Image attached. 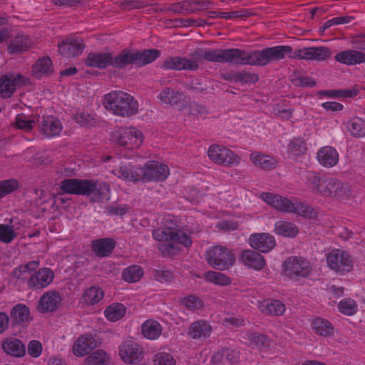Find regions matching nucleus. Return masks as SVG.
Segmentation results:
<instances>
[{
    "label": "nucleus",
    "instance_id": "nucleus-1",
    "mask_svg": "<svg viewBox=\"0 0 365 365\" xmlns=\"http://www.w3.org/2000/svg\"><path fill=\"white\" fill-rule=\"evenodd\" d=\"M61 190L67 194L86 195L92 202H100L103 200L105 190L109 192V185L104 184L102 187L97 181L87 179L68 178L60 183Z\"/></svg>",
    "mask_w": 365,
    "mask_h": 365
},
{
    "label": "nucleus",
    "instance_id": "nucleus-2",
    "mask_svg": "<svg viewBox=\"0 0 365 365\" xmlns=\"http://www.w3.org/2000/svg\"><path fill=\"white\" fill-rule=\"evenodd\" d=\"M118 173L120 178L130 181H162L165 180L168 176L169 168L163 163L153 161L145 168L120 167Z\"/></svg>",
    "mask_w": 365,
    "mask_h": 365
},
{
    "label": "nucleus",
    "instance_id": "nucleus-3",
    "mask_svg": "<svg viewBox=\"0 0 365 365\" xmlns=\"http://www.w3.org/2000/svg\"><path fill=\"white\" fill-rule=\"evenodd\" d=\"M103 105L107 110L122 117H130L138 112V103L134 98L123 91H112L104 96Z\"/></svg>",
    "mask_w": 365,
    "mask_h": 365
},
{
    "label": "nucleus",
    "instance_id": "nucleus-4",
    "mask_svg": "<svg viewBox=\"0 0 365 365\" xmlns=\"http://www.w3.org/2000/svg\"><path fill=\"white\" fill-rule=\"evenodd\" d=\"M260 197L267 204L281 212L294 213L308 219H316L317 217V212L308 205L295 204L285 197L270 192H262Z\"/></svg>",
    "mask_w": 365,
    "mask_h": 365
},
{
    "label": "nucleus",
    "instance_id": "nucleus-5",
    "mask_svg": "<svg viewBox=\"0 0 365 365\" xmlns=\"http://www.w3.org/2000/svg\"><path fill=\"white\" fill-rule=\"evenodd\" d=\"M293 55L292 48L289 46H277L269 47L261 51H245L244 65L264 66L270 62L279 61L286 55Z\"/></svg>",
    "mask_w": 365,
    "mask_h": 365
},
{
    "label": "nucleus",
    "instance_id": "nucleus-6",
    "mask_svg": "<svg viewBox=\"0 0 365 365\" xmlns=\"http://www.w3.org/2000/svg\"><path fill=\"white\" fill-rule=\"evenodd\" d=\"M160 56V51L156 48L144 49L142 51L125 48L118 53L115 63L118 66L123 68L129 64H135L141 67L151 63Z\"/></svg>",
    "mask_w": 365,
    "mask_h": 365
},
{
    "label": "nucleus",
    "instance_id": "nucleus-7",
    "mask_svg": "<svg viewBox=\"0 0 365 365\" xmlns=\"http://www.w3.org/2000/svg\"><path fill=\"white\" fill-rule=\"evenodd\" d=\"M324 186L322 195L340 201L354 198L356 195V191L351 186L335 178H326Z\"/></svg>",
    "mask_w": 365,
    "mask_h": 365
},
{
    "label": "nucleus",
    "instance_id": "nucleus-8",
    "mask_svg": "<svg viewBox=\"0 0 365 365\" xmlns=\"http://www.w3.org/2000/svg\"><path fill=\"white\" fill-rule=\"evenodd\" d=\"M206 259L211 267L218 270L227 269L235 262L233 253L222 246H215L207 251Z\"/></svg>",
    "mask_w": 365,
    "mask_h": 365
},
{
    "label": "nucleus",
    "instance_id": "nucleus-9",
    "mask_svg": "<svg viewBox=\"0 0 365 365\" xmlns=\"http://www.w3.org/2000/svg\"><path fill=\"white\" fill-rule=\"evenodd\" d=\"M327 264L338 274H344L351 272L354 266L352 257L346 251L334 249L327 255Z\"/></svg>",
    "mask_w": 365,
    "mask_h": 365
},
{
    "label": "nucleus",
    "instance_id": "nucleus-10",
    "mask_svg": "<svg viewBox=\"0 0 365 365\" xmlns=\"http://www.w3.org/2000/svg\"><path fill=\"white\" fill-rule=\"evenodd\" d=\"M112 141L118 145L133 148L143 143L142 133L135 128H119L112 133Z\"/></svg>",
    "mask_w": 365,
    "mask_h": 365
},
{
    "label": "nucleus",
    "instance_id": "nucleus-11",
    "mask_svg": "<svg viewBox=\"0 0 365 365\" xmlns=\"http://www.w3.org/2000/svg\"><path fill=\"white\" fill-rule=\"evenodd\" d=\"M245 50L239 48L205 50V60L213 62H227L235 65H244Z\"/></svg>",
    "mask_w": 365,
    "mask_h": 365
},
{
    "label": "nucleus",
    "instance_id": "nucleus-12",
    "mask_svg": "<svg viewBox=\"0 0 365 365\" xmlns=\"http://www.w3.org/2000/svg\"><path fill=\"white\" fill-rule=\"evenodd\" d=\"M282 267L284 275L296 280L307 277L312 270L309 263L305 259L297 256L287 258Z\"/></svg>",
    "mask_w": 365,
    "mask_h": 365
},
{
    "label": "nucleus",
    "instance_id": "nucleus-13",
    "mask_svg": "<svg viewBox=\"0 0 365 365\" xmlns=\"http://www.w3.org/2000/svg\"><path fill=\"white\" fill-rule=\"evenodd\" d=\"M153 235L158 241L175 242L185 247L192 245V240L189 235L180 230L170 227L158 228L153 231Z\"/></svg>",
    "mask_w": 365,
    "mask_h": 365
},
{
    "label": "nucleus",
    "instance_id": "nucleus-14",
    "mask_svg": "<svg viewBox=\"0 0 365 365\" xmlns=\"http://www.w3.org/2000/svg\"><path fill=\"white\" fill-rule=\"evenodd\" d=\"M207 155L210 159L215 163L225 166H232L240 163V158L230 149L218 145H212L209 148Z\"/></svg>",
    "mask_w": 365,
    "mask_h": 365
},
{
    "label": "nucleus",
    "instance_id": "nucleus-15",
    "mask_svg": "<svg viewBox=\"0 0 365 365\" xmlns=\"http://www.w3.org/2000/svg\"><path fill=\"white\" fill-rule=\"evenodd\" d=\"M143 349L132 340L124 341L119 347V356L125 364H136L143 358Z\"/></svg>",
    "mask_w": 365,
    "mask_h": 365
},
{
    "label": "nucleus",
    "instance_id": "nucleus-16",
    "mask_svg": "<svg viewBox=\"0 0 365 365\" xmlns=\"http://www.w3.org/2000/svg\"><path fill=\"white\" fill-rule=\"evenodd\" d=\"M331 56V52L329 48L318 46L297 49L293 52V55L290 56V58L320 61L328 60Z\"/></svg>",
    "mask_w": 365,
    "mask_h": 365
},
{
    "label": "nucleus",
    "instance_id": "nucleus-17",
    "mask_svg": "<svg viewBox=\"0 0 365 365\" xmlns=\"http://www.w3.org/2000/svg\"><path fill=\"white\" fill-rule=\"evenodd\" d=\"M28 78L19 73L16 76L5 74L0 78V96L10 98L16 87L25 85Z\"/></svg>",
    "mask_w": 365,
    "mask_h": 365
},
{
    "label": "nucleus",
    "instance_id": "nucleus-18",
    "mask_svg": "<svg viewBox=\"0 0 365 365\" xmlns=\"http://www.w3.org/2000/svg\"><path fill=\"white\" fill-rule=\"evenodd\" d=\"M100 344L101 342L98 341L96 334H86L79 336L75 341L73 346V351L76 356H83L98 346Z\"/></svg>",
    "mask_w": 365,
    "mask_h": 365
},
{
    "label": "nucleus",
    "instance_id": "nucleus-19",
    "mask_svg": "<svg viewBox=\"0 0 365 365\" xmlns=\"http://www.w3.org/2000/svg\"><path fill=\"white\" fill-rule=\"evenodd\" d=\"M118 58V54L115 57H113L111 53H90L86 59V64L98 68H105L108 66H113L120 69L123 68V67L118 66V63H115Z\"/></svg>",
    "mask_w": 365,
    "mask_h": 365
},
{
    "label": "nucleus",
    "instance_id": "nucleus-20",
    "mask_svg": "<svg viewBox=\"0 0 365 365\" xmlns=\"http://www.w3.org/2000/svg\"><path fill=\"white\" fill-rule=\"evenodd\" d=\"M250 245L255 250L267 253L272 250L275 245L274 237L268 233H254L250 236Z\"/></svg>",
    "mask_w": 365,
    "mask_h": 365
},
{
    "label": "nucleus",
    "instance_id": "nucleus-21",
    "mask_svg": "<svg viewBox=\"0 0 365 365\" xmlns=\"http://www.w3.org/2000/svg\"><path fill=\"white\" fill-rule=\"evenodd\" d=\"M61 301L58 292L48 291L40 298L37 309L41 313L53 312L58 309Z\"/></svg>",
    "mask_w": 365,
    "mask_h": 365
},
{
    "label": "nucleus",
    "instance_id": "nucleus-22",
    "mask_svg": "<svg viewBox=\"0 0 365 365\" xmlns=\"http://www.w3.org/2000/svg\"><path fill=\"white\" fill-rule=\"evenodd\" d=\"M239 260L244 265L257 271L262 270L266 264L264 257L254 250H242Z\"/></svg>",
    "mask_w": 365,
    "mask_h": 365
},
{
    "label": "nucleus",
    "instance_id": "nucleus-23",
    "mask_svg": "<svg viewBox=\"0 0 365 365\" xmlns=\"http://www.w3.org/2000/svg\"><path fill=\"white\" fill-rule=\"evenodd\" d=\"M58 51L62 56L71 58L81 54L84 49V45L82 41L66 38L58 43Z\"/></svg>",
    "mask_w": 365,
    "mask_h": 365
},
{
    "label": "nucleus",
    "instance_id": "nucleus-24",
    "mask_svg": "<svg viewBox=\"0 0 365 365\" xmlns=\"http://www.w3.org/2000/svg\"><path fill=\"white\" fill-rule=\"evenodd\" d=\"M162 67L165 69H173L176 71H197L199 66H197L194 62L190 61L188 58L185 57L170 56L163 61Z\"/></svg>",
    "mask_w": 365,
    "mask_h": 365
},
{
    "label": "nucleus",
    "instance_id": "nucleus-25",
    "mask_svg": "<svg viewBox=\"0 0 365 365\" xmlns=\"http://www.w3.org/2000/svg\"><path fill=\"white\" fill-rule=\"evenodd\" d=\"M53 276L49 268H42L30 277L29 287L36 289H43L52 282Z\"/></svg>",
    "mask_w": 365,
    "mask_h": 365
},
{
    "label": "nucleus",
    "instance_id": "nucleus-26",
    "mask_svg": "<svg viewBox=\"0 0 365 365\" xmlns=\"http://www.w3.org/2000/svg\"><path fill=\"white\" fill-rule=\"evenodd\" d=\"M116 242L113 238H100L91 242V250L98 257L110 255L115 247Z\"/></svg>",
    "mask_w": 365,
    "mask_h": 365
},
{
    "label": "nucleus",
    "instance_id": "nucleus-27",
    "mask_svg": "<svg viewBox=\"0 0 365 365\" xmlns=\"http://www.w3.org/2000/svg\"><path fill=\"white\" fill-rule=\"evenodd\" d=\"M12 325L26 326L32 318L29 307L22 304L15 305L10 312Z\"/></svg>",
    "mask_w": 365,
    "mask_h": 365
},
{
    "label": "nucleus",
    "instance_id": "nucleus-28",
    "mask_svg": "<svg viewBox=\"0 0 365 365\" xmlns=\"http://www.w3.org/2000/svg\"><path fill=\"white\" fill-rule=\"evenodd\" d=\"M334 58L343 64L355 65L365 63V53L356 50H346L338 53Z\"/></svg>",
    "mask_w": 365,
    "mask_h": 365
},
{
    "label": "nucleus",
    "instance_id": "nucleus-29",
    "mask_svg": "<svg viewBox=\"0 0 365 365\" xmlns=\"http://www.w3.org/2000/svg\"><path fill=\"white\" fill-rule=\"evenodd\" d=\"M54 71L51 59L48 56L38 58L32 66V76L36 78L48 76Z\"/></svg>",
    "mask_w": 365,
    "mask_h": 365
},
{
    "label": "nucleus",
    "instance_id": "nucleus-30",
    "mask_svg": "<svg viewBox=\"0 0 365 365\" xmlns=\"http://www.w3.org/2000/svg\"><path fill=\"white\" fill-rule=\"evenodd\" d=\"M32 44V40L29 36L18 34L10 41L7 50L11 55L21 53L28 51Z\"/></svg>",
    "mask_w": 365,
    "mask_h": 365
},
{
    "label": "nucleus",
    "instance_id": "nucleus-31",
    "mask_svg": "<svg viewBox=\"0 0 365 365\" xmlns=\"http://www.w3.org/2000/svg\"><path fill=\"white\" fill-rule=\"evenodd\" d=\"M319 162L326 168L334 166L339 161V154L335 148L331 146H324L317 153Z\"/></svg>",
    "mask_w": 365,
    "mask_h": 365
},
{
    "label": "nucleus",
    "instance_id": "nucleus-32",
    "mask_svg": "<svg viewBox=\"0 0 365 365\" xmlns=\"http://www.w3.org/2000/svg\"><path fill=\"white\" fill-rule=\"evenodd\" d=\"M62 130L61 122L52 116L43 118L41 122V130L46 137H53L60 133Z\"/></svg>",
    "mask_w": 365,
    "mask_h": 365
},
{
    "label": "nucleus",
    "instance_id": "nucleus-33",
    "mask_svg": "<svg viewBox=\"0 0 365 365\" xmlns=\"http://www.w3.org/2000/svg\"><path fill=\"white\" fill-rule=\"evenodd\" d=\"M1 346L6 353L16 357L23 356L26 353L24 344L17 339H6Z\"/></svg>",
    "mask_w": 365,
    "mask_h": 365
},
{
    "label": "nucleus",
    "instance_id": "nucleus-34",
    "mask_svg": "<svg viewBox=\"0 0 365 365\" xmlns=\"http://www.w3.org/2000/svg\"><path fill=\"white\" fill-rule=\"evenodd\" d=\"M262 313L267 315H282L285 311V306L280 301L269 299L260 304Z\"/></svg>",
    "mask_w": 365,
    "mask_h": 365
},
{
    "label": "nucleus",
    "instance_id": "nucleus-35",
    "mask_svg": "<svg viewBox=\"0 0 365 365\" xmlns=\"http://www.w3.org/2000/svg\"><path fill=\"white\" fill-rule=\"evenodd\" d=\"M312 327L314 332L322 336H329L334 334V327L327 319L317 317L312 320Z\"/></svg>",
    "mask_w": 365,
    "mask_h": 365
},
{
    "label": "nucleus",
    "instance_id": "nucleus-36",
    "mask_svg": "<svg viewBox=\"0 0 365 365\" xmlns=\"http://www.w3.org/2000/svg\"><path fill=\"white\" fill-rule=\"evenodd\" d=\"M250 160L255 165L264 170L272 169L275 168L277 164V161L275 158L260 153H252L250 155Z\"/></svg>",
    "mask_w": 365,
    "mask_h": 365
},
{
    "label": "nucleus",
    "instance_id": "nucleus-37",
    "mask_svg": "<svg viewBox=\"0 0 365 365\" xmlns=\"http://www.w3.org/2000/svg\"><path fill=\"white\" fill-rule=\"evenodd\" d=\"M182 93L170 87L164 88L159 95V98L163 103L170 106H178L182 101Z\"/></svg>",
    "mask_w": 365,
    "mask_h": 365
},
{
    "label": "nucleus",
    "instance_id": "nucleus-38",
    "mask_svg": "<svg viewBox=\"0 0 365 365\" xmlns=\"http://www.w3.org/2000/svg\"><path fill=\"white\" fill-rule=\"evenodd\" d=\"M161 326L157 321L147 320L142 325V333L147 339H155L161 334Z\"/></svg>",
    "mask_w": 365,
    "mask_h": 365
},
{
    "label": "nucleus",
    "instance_id": "nucleus-39",
    "mask_svg": "<svg viewBox=\"0 0 365 365\" xmlns=\"http://www.w3.org/2000/svg\"><path fill=\"white\" fill-rule=\"evenodd\" d=\"M211 332V327L205 322L197 321L192 323L190 328V335L193 339L206 338Z\"/></svg>",
    "mask_w": 365,
    "mask_h": 365
},
{
    "label": "nucleus",
    "instance_id": "nucleus-40",
    "mask_svg": "<svg viewBox=\"0 0 365 365\" xmlns=\"http://www.w3.org/2000/svg\"><path fill=\"white\" fill-rule=\"evenodd\" d=\"M276 233L287 237H294L299 230L296 225L284 221H279L275 225Z\"/></svg>",
    "mask_w": 365,
    "mask_h": 365
},
{
    "label": "nucleus",
    "instance_id": "nucleus-41",
    "mask_svg": "<svg viewBox=\"0 0 365 365\" xmlns=\"http://www.w3.org/2000/svg\"><path fill=\"white\" fill-rule=\"evenodd\" d=\"M327 178H320V176L314 173H309L307 177V184L308 187L312 191L322 195L324 182Z\"/></svg>",
    "mask_w": 365,
    "mask_h": 365
},
{
    "label": "nucleus",
    "instance_id": "nucleus-42",
    "mask_svg": "<svg viewBox=\"0 0 365 365\" xmlns=\"http://www.w3.org/2000/svg\"><path fill=\"white\" fill-rule=\"evenodd\" d=\"M126 308L120 303H115L108 306L105 310V316L110 321L115 322L121 319L125 314Z\"/></svg>",
    "mask_w": 365,
    "mask_h": 365
},
{
    "label": "nucleus",
    "instance_id": "nucleus-43",
    "mask_svg": "<svg viewBox=\"0 0 365 365\" xmlns=\"http://www.w3.org/2000/svg\"><path fill=\"white\" fill-rule=\"evenodd\" d=\"M347 128L351 135L356 138L365 136V120L360 118H353L348 122Z\"/></svg>",
    "mask_w": 365,
    "mask_h": 365
},
{
    "label": "nucleus",
    "instance_id": "nucleus-44",
    "mask_svg": "<svg viewBox=\"0 0 365 365\" xmlns=\"http://www.w3.org/2000/svg\"><path fill=\"white\" fill-rule=\"evenodd\" d=\"M103 292L99 287H91L85 290L83 294V299L88 305H93L103 297Z\"/></svg>",
    "mask_w": 365,
    "mask_h": 365
},
{
    "label": "nucleus",
    "instance_id": "nucleus-45",
    "mask_svg": "<svg viewBox=\"0 0 365 365\" xmlns=\"http://www.w3.org/2000/svg\"><path fill=\"white\" fill-rule=\"evenodd\" d=\"M86 361L88 365H104L110 362V358L106 351L98 349L90 354Z\"/></svg>",
    "mask_w": 365,
    "mask_h": 365
},
{
    "label": "nucleus",
    "instance_id": "nucleus-46",
    "mask_svg": "<svg viewBox=\"0 0 365 365\" xmlns=\"http://www.w3.org/2000/svg\"><path fill=\"white\" fill-rule=\"evenodd\" d=\"M205 278L208 282L222 286H227L231 284V279L230 277L221 272L215 271L207 272L205 274Z\"/></svg>",
    "mask_w": 365,
    "mask_h": 365
},
{
    "label": "nucleus",
    "instance_id": "nucleus-47",
    "mask_svg": "<svg viewBox=\"0 0 365 365\" xmlns=\"http://www.w3.org/2000/svg\"><path fill=\"white\" fill-rule=\"evenodd\" d=\"M143 271L142 268L138 265H133L126 268L123 273V278L128 282H135L143 277Z\"/></svg>",
    "mask_w": 365,
    "mask_h": 365
},
{
    "label": "nucleus",
    "instance_id": "nucleus-48",
    "mask_svg": "<svg viewBox=\"0 0 365 365\" xmlns=\"http://www.w3.org/2000/svg\"><path fill=\"white\" fill-rule=\"evenodd\" d=\"M250 344L255 346L259 349H266L269 346L270 341L266 335L259 333H251L248 336Z\"/></svg>",
    "mask_w": 365,
    "mask_h": 365
},
{
    "label": "nucleus",
    "instance_id": "nucleus-49",
    "mask_svg": "<svg viewBox=\"0 0 365 365\" xmlns=\"http://www.w3.org/2000/svg\"><path fill=\"white\" fill-rule=\"evenodd\" d=\"M158 250L163 257H171L180 252V248L171 242L160 241Z\"/></svg>",
    "mask_w": 365,
    "mask_h": 365
},
{
    "label": "nucleus",
    "instance_id": "nucleus-50",
    "mask_svg": "<svg viewBox=\"0 0 365 365\" xmlns=\"http://www.w3.org/2000/svg\"><path fill=\"white\" fill-rule=\"evenodd\" d=\"M34 123V120L28 119L24 114H19L16 115L15 121L11 125L18 129L29 132L33 129Z\"/></svg>",
    "mask_w": 365,
    "mask_h": 365
},
{
    "label": "nucleus",
    "instance_id": "nucleus-51",
    "mask_svg": "<svg viewBox=\"0 0 365 365\" xmlns=\"http://www.w3.org/2000/svg\"><path fill=\"white\" fill-rule=\"evenodd\" d=\"M16 236L17 234L15 232L12 225H0V242L9 244Z\"/></svg>",
    "mask_w": 365,
    "mask_h": 365
},
{
    "label": "nucleus",
    "instance_id": "nucleus-52",
    "mask_svg": "<svg viewBox=\"0 0 365 365\" xmlns=\"http://www.w3.org/2000/svg\"><path fill=\"white\" fill-rule=\"evenodd\" d=\"M19 187V183L16 180L10 179L0 182V198L8 195Z\"/></svg>",
    "mask_w": 365,
    "mask_h": 365
},
{
    "label": "nucleus",
    "instance_id": "nucleus-53",
    "mask_svg": "<svg viewBox=\"0 0 365 365\" xmlns=\"http://www.w3.org/2000/svg\"><path fill=\"white\" fill-rule=\"evenodd\" d=\"M153 362L155 365H175L176 361L169 353L159 352L154 355Z\"/></svg>",
    "mask_w": 365,
    "mask_h": 365
},
{
    "label": "nucleus",
    "instance_id": "nucleus-54",
    "mask_svg": "<svg viewBox=\"0 0 365 365\" xmlns=\"http://www.w3.org/2000/svg\"><path fill=\"white\" fill-rule=\"evenodd\" d=\"M38 261H31L24 265H21L19 267L14 269L12 272V275L15 278L19 279L22 274L25 273H29L31 271H34L38 268Z\"/></svg>",
    "mask_w": 365,
    "mask_h": 365
},
{
    "label": "nucleus",
    "instance_id": "nucleus-55",
    "mask_svg": "<svg viewBox=\"0 0 365 365\" xmlns=\"http://www.w3.org/2000/svg\"><path fill=\"white\" fill-rule=\"evenodd\" d=\"M259 81L258 75L254 73L242 71L237 72V82L242 83H255Z\"/></svg>",
    "mask_w": 365,
    "mask_h": 365
},
{
    "label": "nucleus",
    "instance_id": "nucleus-56",
    "mask_svg": "<svg viewBox=\"0 0 365 365\" xmlns=\"http://www.w3.org/2000/svg\"><path fill=\"white\" fill-rule=\"evenodd\" d=\"M356 303L354 300L349 299L341 301L338 305L339 310L347 315H352L355 312Z\"/></svg>",
    "mask_w": 365,
    "mask_h": 365
},
{
    "label": "nucleus",
    "instance_id": "nucleus-57",
    "mask_svg": "<svg viewBox=\"0 0 365 365\" xmlns=\"http://www.w3.org/2000/svg\"><path fill=\"white\" fill-rule=\"evenodd\" d=\"M181 303L190 310H196L202 307L200 299L192 295L183 298Z\"/></svg>",
    "mask_w": 365,
    "mask_h": 365
},
{
    "label": "nucleus",
    "instance_id": "nucleus-58",
    "mask_svg": "<svg viewBox=\"0 0 365 365\" xmlns=\"http://www.w3.org/2000/svg\"><path fill=\"white\" fill-rule=\"evenodd\" d=\"M239 223L235 220H222L216 224V228L223 232H230L237 230Z\"/></svg>",
    "mask_w": 365,
    "mask_h": 365
},
{
    "label": "nucleus",
    "instance_id": "nucleus-59",
    "mask_svg": "<svg viewBox=\"0 0 365 365\" xmlns=\"http://www.w3.org/2000/svg\"><path fill=\"white\" fill-rule=\"evenodd\" d=\"M154 277L161 283L169 282L174 279V274L170 270L160 269L155 271Z\"/></svg>",
    "mask_w": 365,
    "mask_h": 365
},
{
    "label": "nucleus",
    "instance_id": "nucleus-60",
    "mask_svg": "<svg viewBox=\"0 0 365 365\" xmlns=\"http://www.w3.org/2000/svg\"><path fill=\"white\" fill-rule=\"evenodd\" d=\"M42 352V344L39 341L32 340L28 344V354L34 357H38Z\"/></svg>",
    "mask_w": 365,
    "mask_h": 365
},
{
    "label": "nucleus",
    "instance_id": "nucleus-61",
    "mask_svg": "<svg viewBox=\"0 0 365 365\" xmlns=\"http://www.w3.org/2000/svg\"><path fill=\"white\" fill-rule=\"evenodd\" d=\"M289 149L294 155L303 154L306 150L305 143L300 139H294L290 142Z\"/></svg>",
    "mask_w": 365,
    "mask_h": 365
},
{
    "label": "nucleus",
    "instance_id": "nucleus-62",
    "mask_svg": "<svg viewBox=\"0 0 365 365\" xmlns=\"http://www.w3.org/2000/svg\"><path fill=\"white\" fill-rule=\"evenodd\" d=\"M185 88L196 93L205 92L207 89V86L198 80H192L190 82L185 83Z\"/></svg>",
    "mask_w": 365,
    "mask_h": 365
},
{
    "label": "nucleus",
    "instance_id": "nucleus-63",
    "mask_svg": "<svg viewBox=\"0 0 365 365\" xmlns=\"http://www.w3.org/2000/svg\"><path fill=\"white\" fill-rule=\"evenodd\" d=\"M252 14L251 12L247 11H230V12H221L218 15L221 18L224 19H232V18H247Z\"/></svg>",
    "mask_w": 365,
    "mask_h": 365
},
{
    "label": "nucleus",
    "instance_id": "nucleus-64",
    "mask_svg": "<svg viewBox=\"0 0 365 365\" xmlns=\"http://www.w3.org/2000/svg\"><path fill=\"white\" fill-rule=\"evenodd\" d=\"M292 83L297 86L313 87L316 81L311 77H297L292 80Z\"/></svg>",
    "mask_w": 365,
    "mask_h": 365
}]
</instances>
